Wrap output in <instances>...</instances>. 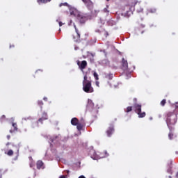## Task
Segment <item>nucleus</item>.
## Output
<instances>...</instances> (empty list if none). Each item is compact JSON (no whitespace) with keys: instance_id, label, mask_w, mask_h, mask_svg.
Segmentation results:
<instances>
[{"instance_id":"obj_32","label":"nucleus","mask_w":178,"mask_h":178,"mask_svg":"<svg viewBox=\"0 0 178 178\" xmlns=\"http://www.w3.org/2000/svg\"><path fill=\"white\" fill-rule=\"evenodd\" d=\"M59 178H67V177L65 175H62Z\"/></svg>"},{"instance_id":"obj_45","label":"nucleus","mask_w":178,"mask_h":178,"mask_svg":"<svg viewBox=\"0 0 178 178\" xmlns=\"http://www.w3.org/2000/svg\"><path fill=\"white\" fill-rule=\"evenodd\" d=\"M134 100H136V101L137 99H134Z\"/></svg>"},{"instance_id":"obj_44","label":"nucleus","mask_w":178,"mask_h":178,"mask_svg":"<svg viewBox=\"0 0 178 178\" xmlns=\"http://www.w3.org/2000/svg\"><path fill=\"white\" fill-rule=\"evenodd\" d=\"M169 177H170V178H172V177H171V176H170Z\"/></svg>"},{"instance_id":"obj_2","label":"nucleus","mask_w":178,"mask_h":178,"mask_svg":"<svg viewBox=\"0 0 178 178\" xmlns=\"http://www.w3.org/2000/svg\"><path fill=\"white\" fill-rule=\"evenodd\" d=\"M134 108L135 112L138 115L139 118H145L146 115L145 112L141 113L142 111V105L138 104H134Z\"/></svg>"},{"instance_id":"obj_3","label":"nucleus","mask_w":178,"mask_h":178,"mask_svg":"<svg viewBox=\"0 0 178 178\" xmlns=\"http://www.w3.org/2000/svg\"><path fill=\"white\" fill-rule=\"evenodd\" d=\"M82 1L85 3L88 9L92 10L93 8L94 4L91 0H82Z\"/></svg>"},{"instance_id":"obj_13","label":"nucleus","mask_w":178,"mask_h":178,"mask_svg":"<svg viewBox=\"0 0 178 178\" xmlns=\"http://www.w3.org/2000/svg\"><path fill=\"white\" fill-rule=\"evenodd\" d=\"M98 13H99V11H97V10H94V11H91L92 17H90V18L92 19L96 17Z\"/></svg>"},{"instance_id":"obj_37","label":"nucleus","mask_w":178,"mask_h":178,"mask_svg":"<svg viewBox=\"0 0 178 178\" xmlns=\"http://www.w3.org/2000/svg\"><path fill=\"white\" fill-rule=\"evenodd\" d=\"M142 28H145V25H141Z\"/></svg>"},{"instance_id":"obj_12","label":"nucleus","mask_w":178,"mask_h":178,"mask_svg":"<svg viewBox=\"0 0 178 178\" xmlns=\"http://www.w3.org/2000/svg\"><path fill=\"white\" fill-rule=\"evenodd\" d=\"M79 120L76 118H74L72 119L71 120V124L73 125V126H76L78 124H79Z\"/></svg>"},{"instance_id":"obj_16","label":"nucleus","mask_w":178,"mask_h":178,"mask_svg":"<svg viewBox=\"0 0 178 178\" xmlns=\"http://www.w3.org/2000/svg\"><path fill=\"white\" fill-rule=\"evenodd\" d=\"M76 126V128L79 131L82 130L83 127V125L82 124L79 123V122Z\"/></svg>"},{"instance_id":"obj_10","label":"nucleus","mask_w":178,"mask_h":178,"mask_svg":"<svg viewBox=\"0 0 178 178\" xmlns=\"http://www.w3.org/2000/svg\"><path fill=\"white\" fill-rule=\"evenodd\" d=\"M77 17H81V18H80V19H79V21H80L81 23H82V24L85 23V22H86V15H81V14H78V15H77Z\"/></svg>"},{"instance_id":"obj_4","label":"nucleus","mask_w":178,"mask_h":178,"mask_svg":"<svg viewBox=\"0 0 178 178\" xmlns=\"http://www.w3.org/2000/svg\"><path fill=\"white\" fill-rule=\"evenodd\" d=\"M74 29H75V31H76V36L73 35V39H74V42H77L80 41V32L77 29V28L76 27V25H74Z\"/></svg>"},{"instance_id":"obj_26","label":"nucleus","mask_w":178,"mask_h":178,"mask_svg":"<svg viewBox=\"0 0 178 178\" xmlns=\"http://www.w3.org/2000/svg\"><path fill=\"white\" fill-rule=\"evenodd\" d=\"M88 104H92V106H94V104H92V101H89V102H88Z\"/></svg>"},{"instance_id":"obj_24","label":"nucleus","mask_w":178,"mask_h":178,"mask_svg":"<svg viewBox=\"0 0 178 178\" xmlns=\"http://www.w3.org/2000/svg\"><path fill=\"white\" fill-rule=\"evenodd\" d=\"M168 136H169L170 139L172 140V137H173V134L172 133H170Z\"/></svg>"},{"instance_id":"obj_34","label":"nucleus","mask_w":178,"mask_h":178,"mask_svg":"<svg viewBox=\"0 0 178 178\" xmlns=\"http://www.w3.org/2000/svg\"><path fill=\"white\" fill-rule=\"evenodd\" d=\"M45 102H47V97H44V99H43Z\"/></svg>"},{"instance_id":"obj_31","label":"nucleus","mask_w":178,"mask_h":178,"mask_svg":"<svg viewBox=\"0 0 178 178\" xmlns=\"http://www.w3.org/2000/svg\"><path fill=\"white\" fill-rule=\"evenodd\" d=\"M58 24H59V26H63V24H62V22H61L60 21L58 22Z\"/></svg>"},{"instance_id":"obj_42","label":"nucleus","mask_w":178,"mask_h":178,"mask_svg":"<svg viewBox=\"0 0 178 178\" xmlns=\"http://www.w3.org/2000/svg\"><path fill=\"white\" fill-rule=\"evenodd\" d=\"M0 178H2V175H0Z\"/></svg>"},{"instance_id":"obj_35","label":"nucleus","mask_w":178,"mask_h":178,"mask_svg":"<svg viewBox=\"0 0 178 178\" xmlns=\"http://www.w3.org/2000/svg\"><path fill=\"white\" fill-rule=\"evenodd\" d=\"M12 47L14 48V47H15V45H10V48H12Z\"/></svg>"},{"instance_id":"obj_5","label":"nucleus","mask_w":178,"mask_h":178,"mask_svg":"<svg viewBox=\"0 0 178 178\" xmlns=\"http://www.w3.org/2000/svg\"><path fill=\"white\" fill-rule=\"evenodd\" d=\"M114 131V127L113 125H111L106 131L107 136L108 137H111V135L113 134Z\"/></svg>"},{"instance_id":"obj_27","label":"nucleus","mask_w":178,"mask_h":178,"mask_svg":"<svg viewBox=\"0 0 178 178\" xmlns=\"http://www.w3.org/2000/svg\"><path fill=\"white\" fill-rule=\"evenodd\" d=\"M70 14L75 16L74 11H71Z\"/></svg>"},{"instance_id":"obj_29","label":"nucleus","mask_w":178,"mask_h":178,"mask_svg":"<svg viewBox=\"0 0 178 178\" xmlns=\"http://www.w3.org/2000/svg\"><path fill=\"white\" fill-rule=\"evenodd\" d=\"M7 139H8V140H10V135H8V136H7Z\"/></svg>"},{"instance_id":"obj_14","label":"nucleus","mask_w":178,"mask_h":178,"mask_svg":"<svg viewBox=\"0 0 178 178\" xmlns=\"http://www.w3.org/2000/svg\"><path fill=\"white\" fill-rule=\"evenodd\" d=\"M138 0H132L131 3H130L129 6L131 8L135 7L136 5L138 3Z\"/></svg>"},{"instance_id":"obj_38","label":"nucleus","mask_w":178,"mask_h":178,"mask_svg":"<svg viewBox=\"0 0 178 178\" xmlns=\"http://www.w3.org/2000/svg\"><path fill=\"white\" fill-rule=\"evenodd\" d=\"M144 32H145V31H143L141 32V34H143V33H144Z\"/></svg>"},{"instance_id":"obj_9","label":"nucleus","mask_w":178,"mask_h":178,"mask_svg":"<svg viewBox=\"0 0 178 178\" xmlns=\"http://www.w3.org/2000/svg\"><path fill=\"white\" fill-rule=\"evenodd\" d=\"M122 65L124 70H127L128 69V63L124 58H122Z\"/></svg>"},{"instance_id":"obj_33","label":"nucleus","mask_w":178,"mask_h":178,"mask_svg":"<svg viewBox=\"0 0 178 178\" xmlns=\"http://www.w3.org/2000/svg\"><path fill=\"white\" fill-rule=\"evenodd\" d=\"M79 178H86L83 175L79 177Z\"/></svg>"},{"instance_id":"obj_25","label":"nucleus","mask_w":178,"mask_h":178,"mask_svg":"<svg viewBox=\"0 0 178 178\" xmlns=\"http://www.w3.org/2000/svg\"><path fill=\"white\" fill-rule=\"evenodd\" d=\"M95 84L97 87H99V81H96Z\"/></svg>"},{"instance_id":"obj_21","label":"nucleus","mask_w":178,"mask_h":178,"mask_svg":"<svg viewBox=\"0 0 178 178\" xmlns=\"http://www.w3.org/2000/svg\"><path fill=\"white\" fill-rule=\"evenodd\" d=\"M165 104H166V100L165 99L162 100L161 102V105L162 106H164Z\"/></svg>"},{"instance_id":"obj_6","label":"nucleus","mask_w":178,"mask_h":178,"mask_svg":"<svg viewBox=\"0 0 178 178\" xmlns=\"http://www.w3.org/2000/svg\"><path fill=\"white\" fill-rule=\"evenodd\" d=\"M47 119H48V115H47V113L43 112V113L42 115V118L38 120V122H40L41 124H42V122Z\"/></svg>"},{"instance_id":"obj_23","label":"nucleus","mask_w":178,"mask_h":178,"mask_svg":"<svg viewBox=\"0 0 178 178\" xmlns=\"http://www.w3.org/2000/svg\"><path fill=\"white\" fill-rule=\"evenodd\" d=\"M62 6H67L68 4H67V3H61V4H60V7H61Z\"/></svg>"},{"instance_id":"obj_17","label":"nucleus","mask_w":178,"mask_h":178,"mask_svg":"<svg viewBox=\"0 0 178 178\" xmlns=\"http://www.w3.org/2000/svg\"><path fill=\"white\" fill-rule=\"evenodd\" d=\"M13 154H14V152H13V150H12V149L8 150V152H7V154L8 156H13Z\"/></svg>"},{"instance_id":"obj_40","label":"nucleus","mask_w":178,"mask_h":178,"mask_svg":"<svg viewBox=\"0 0 178 178\" xmlns=\"http://www.w3.org/2000/svg\"><path fill=\"white\" fill-rule=\"evenodd\" d=\"M176 177H178V172H177V175H176Z\"/></svg>"},{"instance_id":"obj_43","label":"nucleus","mask_w":178,"mask_h":178,"mask_svg":"<svg viewBox=\"0 0 178 178\" xmlns=\"http://www.w3.org/2000/svg\"><path fill=\"white\" fill-rule=\"evenodd\" d=\"M175 104H178V102H176Z\"/></svg>"},{"instance_id":"obj_20","label":"nucleus","mask_w":178,"mask_h":178,"mask_svg":"<svg viewBox=\"0 0 178 178\" xmlns=\"http://www.w3.org/2000/svg\"><path fill=\"white\" fill-rule=\"evenodd\" d=\"M38 104L39 106H40V108H42V105L44 104L42 101H38Z\"/></svg>"},{"instance_id":"obj_30","label":"nucleus","mask_w":178,"mask_h":178,"mask_svg":"<svg viewBox=\"0 0 178 178\" xmlns=\"http://www.w3.org/2000/svg\"><path fill=\"white\" fill-rule=\"evenodd\" d=\"M168 172L169 173H172V170H171V168L168 169Z\"/></svg>"},{"instance_id":"obj_28","label":"nucleus","mask_w":178,"mask_h":178,"mask_svg":"<svg viewBox=\"0 0 178 178\" xmlns=\"http://www.w3.org/2000/svg\"><path fill=\"white\" fill-rule=\"evenodd\" d=\"M5 118H6V116H5V115H3L1 116V119H5Z\"/></svg>"},{"instance_id":"obj_41","label":"nucleus","mask_w":178,"mask_h":178,"mask_svg":"<svg viewBox=\"0 0 178 178\" xmlns=\"http://www.w3.org/2000/svg\"><path fill=\"white\" fill-rule=\"evenodd\" d=\"M67 173H69V172H70V171H69V170H67Z\"/></svg>"},{"instance_id":"obj_39","label":"nucleus","mask_w":178,"mask_h":178,"mask_svg":"<svg viewBox=\"0 0 178 178\" xmlns=\"http://www.w3.org/2000/svg\"><path fill=\"white\" fill-rule=\"evenodd\" d=\"M175 108H178V106H177V105H176V106H175Z\"/></svg>"},{"instance_id":"obj_11","label":"nucleus","mask_w":178,"mask_h":178,"mask_svg":"<svg viewBox=\"0 0 178 178\" xmlns=\"http://www.w3.org/2000/svg\"><path fill=\"white\" fill-rule=\"evenodd\" d=\"M52 0H37V3L39 4V5H41V4H46V3H48L49 2H51Z\"/></svg>"},{"instance_id":"obj_8","label":"nucleus","mask_w":178,"mask_h":178,"mask_svg":"<svg viewBox=\"0 0 178 178\" xmlns=\"http://www.w3.org/2000/svg\"><path fill=\"white\" fill-rule=\"evenodd\" d=\"M12 126L14 128L13 129H10V133L13 134V133H15L16 131H17V130L19 129L17 128V123H15V122H13L12 123Z\"/></svg>"},{"instance_id":"obj_36","label":"nucleus","mask_w":178,"mask_h":178,"mask_svg":"<svg viewBox=\"0 0 178 178\" xmlns=\"http://www.w3.org/2000/svg\"><path fill=\"white\" fill-rule=\"evenodd\" d=\"M9 145H10V143H7L6 145L8 146Z\"/></svg>"},{"instance_id":"obj_1","label":"nucleus","mask_w":178,"mask_h":178,"mask_svg":"<svg viewBox=\"0 0 178 178\" xmlns=\"http://www.w3.org/2000/svg\"><path fill=\"white\" fill-rule=\"evenodd\" d=\"M77 65L79 66V68L80 70L83 73L84 77L83 81V90L86 93H92L94 92V89L92 87V81L91 77H89L90 74V69H88L89 71L84 72V69L86 68L88 63L86 60H83L81 63H80L79 60L77 61Z\"/></svg>"},{"instance_id":"obj_7","label":"nucleus","mask_w":178,"mask_h":178,"mask_svg":"<svg viewBox=\"0 0 178 178\" xmlns=\"http://www.w3.org/2000/svg\"><path fill=\"white\" fill-rule=\"evenodd\" d=\"M89 154H90V157H91L92 159H94V160L97 159V154H96V152H95V150L91 149V150L90 151V152H89Z\"/></svg>"},{"instance_id":"obj_22","label":"nucleus","mask_w":178,"mask_h":178,"mask_svg":"<svg viewBox=\"0 0 178 178\" xmlns=\"http://www.w3.org/2000/svg\"><path fill=\"white\" fill-rule=\"evenodd\" d=\"M42 72V70H37V71L35 72V75L37 76V75H38V74H41Z\"/></svg>"},{"instance_id":"obj_18","label":"nucleus","mask_w":178,"mask_h":178,"mask_svg":"<svg viewBox=\"0 0 178 178\" xmlns=\"http://www.w3.org/2000/svg\"><path fill=\"white\" fill-rule=\"evenodd\" d=\"M132 111V107L131 106H129L127 108V110L125 111V112L127 113H129Z\"/></svg>"},{"instance_id":"obj_15","label":"nucleus","mask_w":178,"mask_h":178,"mask_svg":"<svg viewBox=\"0 0 178 178\" xmlns=\"http://www.w3.org/2000/svg\"><path fill=\"white\" fill-rule=\"evenodd\" d=\"M37 168L38 169H40V168H42V167H43V163H42V161H38V162H37Z\"/></svg>"},{"instance_id":"obj_19","label":"nucleus","mask_w":178,"mask_h":178,"mask_svg":"<svg viewBox=\"0 0 178 178\" xmlns=\"http://www.w3.org/2000/svg\"><path fill=\"white\" fill-rule=\"evenodd\" d=\"M93 76H94L95 80H97V81L99 80V76L96 72H94Z\"/></svg>"}]
</instances>
